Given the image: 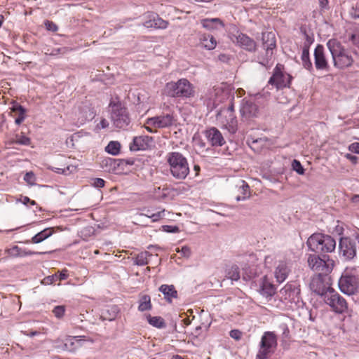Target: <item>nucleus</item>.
Returning a JSON list of instances; mask_svg holds the SVG:
<instances>
[{
    "mask_svg": "<svg viewBox=\"0 0 359 359\" xmlns=\"http://www.w3.org/2000/svg\"><path fill=\"white\" fill-rule=\"evenodd\" d=\"M143 25L147 28L165 29L168 22L161 18L157 14L151 13L148 15V20H145Z\"/></svg>",
    "mask_w": 359,
    "mask_h": 359,
    "instance_id": "nucleus-22",
    "label": "nucleus"
},
{
    "mask_svg": "<svg viewBox=\"0 0 359 359\" xmlns=\"http://www.w3.org/2000/svg\"><path fill=\"white\" fill-rule=\"evenodd\" d=\"M299 285L297 283H289L280 290L282 297L296 304L302 301Z\"/></svg>",
    "mask_w": 359,
    "mask_h": 359,
    "instance_id": "nucleus-15",
    "label": "nucleus"
},
{
    "mask_svg": "<svg viewBox=\"0 0 359 359\" xmlns=\"http://www.w3.org/2000/svg\"><path fill=\"white\" fill-rule=\"evenodd\" d=\"M278 346L277 336L274 332H264L259 345L256 359H268L276 350Z\"/></svg>",
    "mask_w": 359,
    "mask_h": 359,
    "instance_id": "nucleus-6",
    "label": "nucleus"
},
{
    "mask_svg": "<svg viewBox=\"0 0 359 359\" xmlns=\"http://www.w3.org/2000/svg\"><path fill=\"white\" fill-rule=\"evenodd\" d=\"M349 14L353 19H359V3H357L355 6L352 7Z\"/></svg>",
    "mask_w": 359,
    "mask_h": 359,
    "instance_id": "nucleus-43",
    "label": "nucleus"
},
{
    "mask_svg": "<svg viewBox=\"0 0 359 359\" xmlns=\"http://www.w3.org/2000/svg\"><path fill=\"white\" fill-rule=\"evenodd\" d=\"M164 212V210H159L151 215H147V217L151 219V221L153 222H155L158 221L160 219L163 218L165 216Z\"/></svg>",
    "mask_w": 359,
    "mask_h": 359,
    "instance_id": "nucleus-40",
    "label": "nucleus"
},
{
    "mask_svg": "<svg viewBox=\"0 0 359 359\" xmlns=\"http://www.w3.org/2000/svg\"><path fill=\"white\" fill-rule=\"evenodd\" d=\"M121 149V144L117 141H111L105 148V151L114 156L119 154Z\"/></svg>",
    "mask_w": 359,
    "mask_h": 359,
    "instance_id": "nucleus-36",
    "label": "nucleus"
},
{
    "mask_svg": "<svg viewBox=\"0 0 359 359\" xmlns=\"http://www.w3.org/2000/svg\"><path fill=\"white\" fill-rule=\"evenodd\" d=\"M162 229L163 231H165L168 233H178V232H180V228L177 226L163 225V226H162Z\"/></svg>",
    "mask_w": 359,
    "mask_h": 359,
    "instance_id": "nucleus-44",
    "label": "nucleus"
},
{
    "mask_svg": "<svg viewBox=\"0 0 359 359\" xmlns=\"http://www.w3.org/2000/svg\"><path fill=\"white\" fill-rule=\"evenodd\" d=\"M94 232V229L90 226H87L83 228L81 231V236H87L93 234Z\"/></svg>",
    "mask_w": 359,
    "mask_h": 359,
    "instance_id": "nucleus-50",
    "label": "nucleus"
},
{
    "mask_svg": "<svg viewBox=\"0 0 359 359\" xmlns=\"http://www.w3.org/2000/svg\"><path fill=\"white\" fill-rule=\"evenodd\" d=\"M227 277L230 278L231 280L237 281L240 279V271L239 268L237 265L231 266L227 270Z\"/></svg>",
    "mask_w": 359,
    "mask_h": 359,
    "instance_id": "nucleus-37",
    "label": "nucleus"
},
{
    "mask_svg": "<svg viewBox=\"0 0 359 359\" xmlns=\"http://www.w3.org/2000/svg\"><path fill=\"white\" fill-rule=\"evenodd\" d=\"M216 119L231 133L236 132L237 120L234 113L229 112V110H219L216 114Z\"/></svg>",
    "mask_w": 359,
    "mask_h": 359,
    "instance_id": "nucleus-14",
    "label": "nucleus"
},
{
    "mask_svg": "<svg viewBox=\"0 0 359 359\" xmlns=\"http://www.w3.org/2000/svg\"><path fill=\"white\" fill-rule=\"evenodd\" d=\"M45 26L48 31L56 32L58 29L57 25L52 21L46 20Z\"/></svg>",
    "mask_w": 359,
    "mask_h": 359,
    "instance_id": "nucleus-47",
    "label": "nucleus"
},
{
    "mask_svg": "<svg viewBox=\"0 0 359 359\" xmlns=\"http://www.w3.org/2000/svg\"><path fill=\"white\" fill-rule=\"evenodd\" d=\"M201 23L203 28L208 30L218 29L224 27V22L217 18H205L201 20Z\"/></svg>",
    "mask_w": 359,
    "mask_h": 359,
    "instance_id": "nucleus-26",
    "label": "nucleus"
},
{
    "mask_svg": "<svg viewBox=\"0 0 359 359\" xmlns=\"http://www.w3.org/2000/svg\"><path fill=\"white\" fill-rule=\"evenodd\" d=\"M24 180L29 184H34L36 181L34 174L32 172H27L24 176Z\"/></svg>",
    "mask_w": 359,
    "mask_h": 359,
    "instance_id": "nucleus-42",
    "label": "nucleus"
},
{
    "mask_svg": "<svg viewBox=\"0 0 359 359\" xmlns=\"http://www.w3.org/2000/svg\"><path fill=\"white\" fill-rule=\"evenodd\" d=\"M252 278V275H245V274H244V275L243 276V280H246V281H247V280H250Z\"/></svg>",
    "mask_w": 359,
    "mask_h": 359,
    "instance_id": "nucleus-62",
    "label": "nucleus"
},
{
    "mask_svg": "<svg viewBox=\"0 0 359 359\" xmlns=\"http://www.w3.org/2000/svg\"><path fill=\"white\" fill-rule=\"evenodd\" d=\"M229 335L231 338H233L236 340H239V339H241V338L242 337V332L241 331H239L238 330H232L230 332Z\"/></svg>",
    "mask_w": 359,
    "mask_h": 359,
    "instance_id": "nucleus-49",
    "label": "nucleus"
},
{
    "mask_svg": "<svg viewBox=\"0 0 359 359\" xmlns=\"http://www.w3.org/2000/svg\"><path fill=\"white\" fill-rule=\"evenodd\" d=\"M109 126V122L105 118H102L100 122L97 125V128L99 129H104Z\"/></svg>",
    "mask_w": 359,
    "mask_h": 359,
    "instance_id": "nucleus-54",
    "label": "nucleus"
},
{
    "mask_svg": "<svg viewBox=\"0 0 359 359\" xmlns=\"http://www.w3.org/2000/svg\"><path fill=\"white\" fill-rule=\"evenodd\" d=\"M7 253L8 254L9 256L13 257H22L33 255H41L43 254V252H39L28 250L27 249H22L18 245H14L12 248L7 250Z\"/></svg>",
    "mask_w": 359,
    "mask_h": 359,
    "instance_id": "nucleus-24",
    "label": "nucleus"
},
{
    "mask_svg": "<svg viewBox=\"0 0 359 359\" xmlns=\"http://www.w3.org/2000/svg\"><path fill=\"white\" fill-rule=\"evenodd\" d=\"M301 60L302 66L310 73H313L314 67L309 57V49H308L307 46L303 47Z\"/></svg>",
    "mask_w": 359,
    "mask_h": 359,
    "instance_id": "nucleus-30",
    "label": "nucleus"
},
{
    "mask_svg": "<svg viewBox=\"0 0 359 359\" xmlns=\"http://www.w3.org/2000/svg\"><path fill=\"white\" fill-rule=\"evenodd\" d=\"M104 184L105 181L102 178H95L93 180L92 185L95 188H102Z\"/></svg>",
    "mask_w": 359,
    "mask_h": 359,
    "instance_id": "nucleus-46",
    "label": "nucleus"
},
{
    "mask_svg": "<svg viewBox=\"0 0 359 359\" xmlns=\"http://www.w3.org/2000/svg\"><path fill=\"white\" fill-rule=\"evenodd\" d=\"M65 312V306H56L53 309V313L54 316L57 318H61Z\"/></svg>",
    "mask_w": 359,
    "mask_h": 359,
    "instance_id": "nucleus-41",
    "label": "nucleus"
},
{
    "mask_svg": "<svg viewBox=\"0 0 359 359\" xmlns=\"http://www.w3.org/2000/svg\"><path fill=\"white\" fill-rule=\"evenodd\" d=\"M328 5V0H320V6L321 8H325Z\"/></svg>",
    "mask_w": 359,
    "mask_h": 359,
    "instance_id": "nucleus-59",
    "label": "nucleus"
},
{
    "mask_svg": "<svg viewBox=\"0 0 359 359\" xmlns=\"http://www.w3.org/2000/svg\"><path fill=\"white\" fill-rule=\"evenodd\" d=\"M183 322L185 325H189L191 324V320L188 318H184Z\"/></svg>",
    "mask_w": 359,
    "mask_h": 359,
    "instance_id": "nucleus-63",
    "label": "nucleus"
},
{
    "mask_svg": "<svg viewBox=\"0 0 359 359\" xmlns=\"http://www.w3.org/2000/svg\"><path fill=\"white\" fill-rule=\"evenodd\" d=\"M200 43L207 50H213L217 45V41L212 35L203 34L200 36Z\"/></svg>",
    "mask_w": 359,
    "mask_h": 359,
    "instance_id": "nucleus-29",
    "label": "nucleus"
},
{
    "mask_svg": "<svg viewBox=\"0 0 359 359\" xmlns=\"http://www.w3.org/2000/svg\"><path fill=\"white\" fill-rule=\"evenodd\" d=\"M148 323L156 327V328H164L166 327L165 322L164 319L161 316H151V315H148L147 316Z\"/></svg>",
    "mask_w": 359,
    "mask_h": 359,
    "instance_id": "nucleus-34",
    "label": "nucleus"
},
{
    "mask_svg": "<svg viewBox=\"0 0 359 359\" xmlns=\"http://www.w3.org/2000/svg\"><path fill=\"white\" fill-rule=\"evenodd\" d=\"M259 293L268 298L271 297L274 295L276 293V287L274 285H273L266 278V276H264L262 278L260 285H259Z\"/></svg>",
    "mask_w": 359,
    "mask_h": 359,
    "instance_id": "nucleus-23",
    "label": "nucleus"
},
{
    "mask_svg": "<svg viewBox=\"0 0 359 359\" xmlns=\"http://www.w3.org/2000/svg\"><path fill=\"white\" fill-rule=\"evenodd\" d=\"M292 170H294L299 175L304 174L305 170L303 168V166L301 164L299 161L296 160V159L293 160V161L292 163Z\"/></svg>",
    "mask_w": 359,
    "mask_h": 359,
    "instance_id": "nucleus-39",
    "label": "nucleus"
},
{
    "mask_svg": "<svg viewBox=\"0 0 359 359\" xmlns=\"http://www.w3.org/2000/svg\"><path fill=\"white\" fill-rule=\"evenodd\" d=\"M22 202L25 205H28L29 203L31 202V199L27 196H24L22 200Z\"/></svg>",
    "mask_w": 359,
    "mask_h": 359,
    "instance_id": "nucleus-61",
    "label": "nucleus"
},
{
    "mask_svg": "<svg viewBox=\"0 0 359 359\" xmlns=\"http://www.w3.org/2000/svg\"><path fill=\"white\" fill-rule=\"evenodd\" d=\"M236 187L241 194L236 196V201H245L250 197V187L244 180H239Z\"/></svg>",
    "mask_w": 359,
    "mask_h": 359,
    "instance_id": "nucleus-27",
    "label": "nucleus"
},
{
    "mask_svg": "<svg viewBox=\"0 0 359 359\" xmlns=\"http://www.w3.org/2000/svg\"><path fill=\"white\" fill-rule=\"evenodd\" d=\"M54 231L52 228H46L43 230L41 231L36 235H34L32 238L31 241H26L25 243H29V242H32V243H39L43 241L44 240L47 239L50 236H51L53 233Z\"/></svg>",
    "mask_w": 359,
    "mask_h": 359,
    "instance_id": "nucleus-28",
    "label": "nucleus"
},
{
    "mask_svg": "<svg viewBox=\"0 0 359 359\" xmlns=\"http://www.w3.org/2000/svg\"><path fill=\"white\" fill-rule=\"evenodd\" d=\"M229 37L233 43L246 51L254 53L257 50V43L254 39L236 28H235V33H229Z\"/></svg>",
    "mask_w": 359,
    "mask_h": 359,
    "instance_id": "nucleus-10",
    "label": "nucleus"
},
{
    "mask_svg": "<svg viewBox=\"0 0 359 359\" xmlns=\"http://www.w3.org/2000/svg\"><path fill=\"white\" fill-rule=\"evenodd\" d=\"M240 112L242 117L248 120L257 116L259 108L252 100L243 99L241 104Z\"/></svg>",
    "mask_w": 359,
    "mask_h": 359,
    "instance_id": "nucleus-18",
    "label": "nucleus"
},
{
    "mask_svg": "<svg viewBox=\"0 0 359 359\" xmlns=\"http://www.w3.org/2000/svg\"><path fill=\"white\" fill-rule=\"evenodd\" d=\"M159 290L163 294L165 299L169 302H171V298L177 297V292L172 285H162Z\"/></svg>",
    "mask_w": 359,
    "mask_h": 359,
    "instance_id": "nucleus-31",
    "label": "nucleus"
},
{
    "mask_svg": "<svg viewBox=\"0 0 359 359\" xmlns=\"http://www.w3.org/2000/svg\"><path fill=\"white\" fill-rule=\"evenodd\" d=\"M263 48L266 50V57H271L272 50L276 46V40L275 34L272 32H263L262 36Z\"/></svg>",
    "mask_w": 359,
    "mask_h": 359,
    "instance_id": "nucleus-21",
    "label": "nucleus"
},
{
    "mask_svg": "<svg viewBox=\"0 0 359 359\" xmlns=\"http://www.w3.org/2000/svg\"><path fill=\"white\" fill-rule=\"evenodd\" d=\"M328 274H317L312 277L309 286L311 290L323 298L332 287L327 279Z\"/></svg>",
    "mask_w": 359,
    "mask_h": 359,
    "instance_id": "nucleus-11",
    "label": "nucleus"
},
{
    "mask_svg": "<svg viewBox=\"0 0 359 359\" xmlns=\"http://www.w3.org/2000/svg\"><path fill=\"white\" fill-rule=\"evenodd\" d=\"M284 66L281 64H277L273 72V75L270 77L268 83L275 86L277 89H281L289 87L292 76L283 71Z\"/></svg>",
    "mask_w": 359,
    "mask_h": 359,
    "instance_id": "nucleus-9",
    "label": "nucleus"
},
{
    "mask_svg": "<svg viewBox=\"0 0 359 359\" xmlns=\"http://www.w3.org/2000/svg\"><path fill=\"white\" fill-rule=\"evenodd\" d=\"M275 262V257L273 255H268L265 257L264 264L267 268H271Z\"/></svg>",
    "mask_w": 359,
    "mask_h": 359,
    "instance_id": "nucleus-45",
    "label": "nucleus"
},
{
    "mask_svg": "<svg viewBox=\"0 0 359 359\" xmlns=\"http://www.w3.org/2000/svg\"><path fill=\"white\" fill-rule=\"evenodd\" d=\"M151 255L147 251L142 252L135 257L134 264L137 266H145L149 263L147 257Z\"/></svg>",
    "mask_w": 359,
    "mask_h": 359,
    "instance_id": "nucleus-35",
    "label": "nucleus"
},
{
    "mask_svg": "<svg viewBox=\"0 0 359 359\" xmlns=\"http://www.w3.org/2000/svg\"><path fill=\"white\" fill-rule=\"evenodd\" d=\"M339 255L345 261L353 259L356 255V244L348 237H341L339 243Z\"/></svg>",
    "mask_w": 359,
    "mask_h": 359,
    "instance_id": "nucleus-13",
    "label": "nucleus"
},
{
    "mask_svg": "<svg viewBox=\"0 0 359 359\" xmlns=\"http://www.w3.org/2000/svg\"><path fill=\"white\" fill-rule=\"evenodd\" d=\"M280 328L282 330V335L284 338L287 339L290 335V330L287 325L285 323L280 325Z\"/></svg>",
    "mask_w": 359,
    "mask_h": 359,
    "instance_id": "nucleus-48",
    "label": "nucleus"
},
{
    "mask_svg": "<svg viewBox=\"0 0 359 359\" xmlns=\"http://www.w3.org/2000/svg\"><path fill=\"white\" fill-rule=\"evenodd\" d=\"M166 161L172 176L177 180H184L189 173L187 159L178 151H171L166 155Z\"/></svg>",
    "mask_w": 359,
    "mask_h": 359,
    "instance_id": "nucleus-2",
    "label": "nucleus"
},
{
    "mask_svg": "<svg viewBox=\"0 0 359 359\" xmlns=\"http://www.w3.org/2000/svg\"><path fill=\"white\" fill-rule=\"evenodd\" d=\"M336 244V241L331 236L318 233L312 234L306 242L310 250L322 255L333 252Z\"/></svg>",
    "mask_w": 359,
    "mask_h": 359,
    "instance_id": "nucleus-3",
    "label": "nucleus"
},
{
    "mask_svg": "<svg viewBox=\"0 0 359 359\" xmlns=\"http://www.w3.org/2000/svg\"><path fill=\"white\" fill-rule=\"evenodd\" d=\"M109 107L110 118L114 127L118 129H126L131 122L127 108L121 102L115 101L114 99L110 101Z\"/></svg>",
    "mask_w": 359,
    "mask_h": 359,
    "instance_id": "nucleus-5",
    "label": "nucleus"
},
{
    "mask_svg": "<svg viewBox=\"0 0 359 359\" xmlns=\"http://www.w3.org/2000/svg\"><path fill=\"white\" fill-rule=\"evenodd\" d=\"M314 67L317 71L328 72L330 66L325 53L323 45L318 44L314 50Z\"/></svg>",
    "mask_w": 359,
    "mask_h": 359,
    "instance_id": "nucleus-16",
    "label": "nucleus"
},
{
    "mask_svg": "<svg viewBox=\"0 0 359 359\" xmlns=\"http://www.w3.org/2000/svg\"><path fill=\"white\" fill-rule=\"evenodd\" d=\"M348 149L351 152L359 154V143L353 142V143L351 144L348 147Z\"/></svg>",
    "mask_w": 359,
    "mask_h": 359,
    "instance_id": "nucleus-53",
    "label": "nucleus"
},
{
    "mask_svg": "<svg viewBox=\"0 0 359 359\" xmlns=\"http://www.w3.org/2000/svg\"><path fill=\"white\" fill-rule=\"evenodd\" d=\"M333 61L334 66L339 69L351 67L354 60L348 50L336 39H330L327 43Z\"/></svg>",
    "mask_w": 359,
    "mask_h": 359,
    "instance_id": "nucleus-1",
    "label": "nucleus"
},
{
    "mask_svg": "<svg viewBox=\"0 0 359 359\" xmlns=\"http://www.w3.org/2000/svg\"><path fill=\"white\" fill-rule=\"evenodd\" d=\"M201 330V326H197L195 328L194 333H193V334H194L195 337H198L200 335V330Z\"/></svg>",
    "mask_w": 359,
    "mask_h": 359,
    "instance_id": "nucleus-60",
    "label": "nucleus"
},
{
    "mask_svg": "<svg viewBox=\"0 0 359 359\" xmlns=\"http://www.w3.org/2000/svg\"><path fill=\"white\" fill-rule=\"evenodd\" d=\"M323 300L336 313H344L348 309L346 299L333 288L327 293Z\"/></svg>",
    "mask_w": 359,
    "mask_h": 359,
    "instance_id": "nucleus-8",
    "label": "nucleus"
},
{
    "mask_svg": "<svg viewBox=\"0 0 359 359\" xmlns=\"http://www.w3.org/2000/svg\"><path fill=\"white\" fill-rule=\"evenodd\" d=\"M290 272L287 264L283 262H279L278 266L276 267L275 278L279 283H283L287 278Z\"/></svg>",
    "mask_w": 359,
    "mask_h": 359,
    "instance_id": "nucleus-25",
    "label": "nucleus"
},
{
    "mask_svg": "<svg viewBox=\"0 0 359 359\" xmlns=\"http://www.w3.org/2000/svg\"><path fill=\"white\" fill-rule=\"evenodd\" d=\"M13 111L18 112V114H25L26 113V109L19 104L13 107Z\"/></svg>",
    "mask_w": 359,
    "mask_h": 359,
    "instance_id": "nucleus-51",
    "label": "nucleus"
},
{
    "mask_svg": "<svg viewBox=\"0 0 359 359\" xmlns=\"http://www.w3.org/2000/svg\"><path fill=\"white\" fill-rule=\"evenodd\" d=\"M138 310L141 312L149 311L151 309L152 306L151 303V297L149 295L143 294L140 297Z\"/></svg>",
    "mask_w": 359,
    "mask_h": 359,
    "instance_id": "nucleus-33",
    "label": "nucleus"
},
{
    "mask_svg": "<svg viewBox=\"0 0 359 359\" xmlns=\"http://www.w3.org/2000/svg\"><path fill=\"white\" fill-rule=\"evenodd\" d=\"M13 143H15L17 144L20 145H29L31 140L29 137L25 136V135H16L15 140L13 141Z\"/></svg>",
    "mask_w": 359,
    "mask_h": 359,
    "instance_id": "nucleus-38",
    "label": "nucleus"
},
{
    "mask_svg": "<svg viewBox=\"0 0 359 359\" xmlns=\"http://www.w3.org/2000/svg\"><path fill=\"white\" fill-rule=\"evenodd\" d=\"M172 359H184V358H182L181 355H174L172 357Z\"/></svg>",
    "mask_w": 359,
    "mask_h": 359,
    "instance_id": "nucleus-64",
    "label": "nucleus"
},
{
    "mask_svg": "<svg viewBox=\"0 0 359 359\" xmlns=\"http://www.w3.org/2000/svg\"><path fill=\"white\" fill-rule=\"evenodd\" d=\"M164 93L167 96L175 98H189L194 95V87L187 79L167 83Z\"/></svg>",
    "mask_w": 359,
    "mask_h": 359,
    "instance_id": "nucleus-4",
    "label": "nucleus"
},
{
    "mask_svg": "<svg viewBox=\"0 0 359 359\" xmlns=\"http://www.w3.org/2000/svg\"><path fill=\"white\" fill-rule=\"evenodd\" d=\"M68 275L67 273V270H63L62 271H59L58 273H55L52 276H48L46 277L43 280L42 283L45 285H50L53 283L57 280H62L67 279Z\"/></svg>",
    "mask_w": 359,
    "mask_h": 359,
    "instance_id": "nucleus-32",
    "label": "nucleus"
},
{
    "mask_svg": "<svg viewBox=\"0 0 359 359\" xmlns=\"http://www.w3.org/2000/svg\"><path fill=\"white\" fill-rule=\"evenodd\" d=\"M174 122L175 118L170 114L154 116L149 118L147 121L148 124L158 128L170 127L173 125Z\"/></svg>",
    "mask_w": 359,
    "mask_h": 359,
    "instance_id": "nucleus-20",
    "label": "nucleus"
},
{
    "mask_svg": "<svg viewBox=\"0 0 359 359\" xmlns=\"http://www.w3.org/2000/svg\"><path fill=\"white\" fill-rule=\"evenodd\" d=\"M304 36H305V42L304 43V46L303 47H306L307 46V48L308 49H309V47L313 43V39L312 37H311L308 34H306V32L304 33Z\"/></svg>",
    "mask_w": 359,
    "mask_h": 359,
    "instance_id": "nucleus-52",
    "label": "nucleus"
},
{
    "mask_svg": "<svg viewBox=\"0 0 359 359\" xmlns=\"http://www.w3.org/2000/svg\"><path fill=\"white\" fill-rule=\"evenodd\" d=\"M220 110H229V112L234 113V106L232 100H231L229 105L227 107L222 108Z\"/></svg>",
    "mask_w": 359,
    "mask_h": 359,
    "instance_id": "nucleus-58",
    "label": "nucleus"
},
{
    "mask_svg": "<svg viewBox=\"0 0 359 359\" xmlns=\"http://www.w3.org/2000/svg\"><path fill=\"white\" fill-rule=\"evenodd\" d=\"M25 119V114H18L15 122L17 125H20Z\"/></svg>",
    "mask_w": 359,
    "mask_h": 359,
    "instance_id": "nucleus-57",
    "label": "nucleus"
},
{
    "mask_svg": "<svg viewBox=\"0 0 359 359\" xmlns=\"http://www.w3.org/2000/svg\"><path fill=\"white\" fill-rule=\"evenodd\" d=\"M346 157L347 159L350 160L353 163H357L358 157L356 156L352 155L351 154H347L346 155Z\"/></svg>",
    "mask_w": 359,
    "mask_h": 359,
    "instance_id": "nucleus-56",
    "label": "nucleus"
},
{
    "mask_svg": "<svg viewBox=\"0 0 359 359\" xmlns=\"http://www.w3.org/2000/svg\"><path fill=\"white\" fill-rule=\"evenodd\" d=\"M204 135L212 147H222L226 143L222 133L217 128L212 127L207 129L205 130Z\"/></svg>",
    "mask_w": 359,
    "mask_h": 359,
    "instance_id": "nucleus-17",
    "label": "nucleus"
},
{
    "mask_svg": "<svg viewBox=\"0 0 359 359\" xmlns=\"http://www.w3.org/2000/svg\"><path fill=\"white\" fill-rule=\"evenodd\" d=\"M338 286L341 292L351 295L357 292L358 288V278L355 275L344 272L338 281Z\"/></svg>",
    "mask_w": 359,
    "mask_h": 359,
    "instance_id": "nucleus-12",
    "label": "nucleus"
},
{
    "mask_svg": "<svg viewBox=\"0 0 359 359\" xmlns=\"http://www.w3.org/2000/svg\"><path fill=\"white\" fill-rule=\"evenodd\" d=\"M308 264L310 269L318 274H329L332 272L334 262L327 255H309L308 257Z\"/></svg>",
    "mask_w": 359,
    "mask_h": 359,
    "instance_id": "nucleus-7",
    "label": "nucleus"
},
{
    "mask_svg": "<svg viewBox=\"0 0 359 359\" xmlns=\"http://www.w3.org/2000/svg\"><path fill=\"white\" fill-rule=\"evenodd\" d=\"M153 142V137L147 135L135 137L130 144L131 151H144L148 149Z\"/></svg>",
    "mask_w": 359,
    "mask_h": 359,
    "instance_id": "nucleus-19",
    "label": "nucleus"
},
{
    "mask_svg": "<svg viewBox=\"0 0 359 359\" xmlns=\"http://www.w3.org/2000/svg\"><path fill=\"white\" fill-rule=\"evenodd\" d=\"M181 254L186 257H189L191 255V250L187 246H184L182 248Z\"/></svg>",
    "mask_w": 359,
    "mask_h": 359,
    "instance_id": "nucleus-55",
    "label": "nucleus"
}]
</instances>
